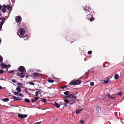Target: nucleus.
<instances>
[{"mask_svg": "<svg viewBox=\"0 0 124 124\" xmlns=\"http://www.w3.org/2000/svg\"><path fill=\"white\" fill-rule=\"evenodd\" d=\"M39 74H38L37 73H33V75L35 78L37 77Z\"/></svg>", "mask_w": 124, "mask_h": 124, "instance_id": "aec40b11", "label": "nucleus"}, {"mask_svg": "<svg viewBox=\"0 0 124 124\" xmlns=\"http://www.w3.org/2000/svg\"><path fill=\"white\" fill-rule=\"evenodd\" d=\"M70 93L69 91H67L64 92V94L66 95H68Z\"/></svg>", "mask_w": 124, "mask_h": 124, "instance_id": "cd10ccee", "label": "nucleus"}, {"mask_svg": "<svg viewBox=\"0 0 124 124\" xmlns=\"http://www.w3.org/2000/svg\"><path fill=\"white\" fill-rule=\"evenodd\" d=\"M67 87V86L66 85H65V86H63L61 88L62 89H64L65 88H66Z\"/></svg>", "mask_w": 124, "mask_h": 124, "instance_id": "4c0bfd02", "label": "nucleus"}, {"mask_svg": "<svg viewBox=\"0 0 124 124\" xmlns=\"http://www.w3.org/2000/svg\"><path fill=\"white\" fill-rule=\"evenodd\" d=\"M38 98L37 97H36L35 98V101H37L38 100Z\"/></svg>", "mask_w": 124, "mask_h": 124, "instance_id": "79ce46f5", "label": "nucleus"}, {"mask_svg": "<svg viewBox=\"0 0 124 124\" xmlns=\"http://www.w3.org/2000/svg\"><path fill=\"white\" fill-rule=\"evenodd\" d=\"M3 72L4 71L3 70H0V74H1L2 73H3Z\"/></svg>", "mask_w": 124, "mask_h": 124, "instance_id": "ea45409f", "label": "nucleus"}, {"mask_svg": "<svg viewBox=\"0 0 124 124\" xmlns=\"http://www.w3.org/2000/svg\"><path fill=\"white\" fill-rule=\"evenodd\" d=\"M28 89H27L26 88H25V92H26L27 91Z\"/></svg>", "mask_w": 124, "mask_h": 124, "instance_id": "09e8293b", "label": "nucleus"}, {"mask_svg": "<svg viewBox=\"0 0 124 124\" xmlns=\"http://www.w3.org/2000/svg\"><path fill=\"white\" fill-rule=\"evenodd\" d=\"M28 83L30 85H34V83H33L31 82H29Z\"/></svg>", "mask_w": 124, "mask_h": 124, "instance_id": "7c9ffc66", "label": "nucleus"}, {"mask_svg": "<svg viewBox=\"0 0 124 124\" xmlns=\"http://www.w3.org/2000/svg\"><path fill=\"white\" fill-rule=\"evenodd\" d=\"M32 90L31 89H28L27 91L26 92V93L29 94V95H30V94H31L30 92L32 91Z\"/></svg>", "mask_w": 124, "mask_h": 124, "instance_id": "6ab92c4d", "label": "nucleus"}, {"mask_svg": "<svg viewBox=\"0 0 124 124\" xmlns=\"http://www.w3.org/2000/svg\"><path fill=\"white\" fill-rule=\"evenodd\" d=\"M12 81L14 83H15V80L14 79H12Z\"/></svg>", "mask_w": 124, "mask_h": 124, "instance_id": "49530a36", "label": "nucleus"}, {"mask_svg": "<svg viewBox=\"0 0 124 124\" xmlns=\"http://www.w3.org/2000/svg\"><path fill=\"white\" fill-rule=\"evenodd\" d=\"M1 67L3 68H7V70H8V69L11 66L10 64L6 65L4 64L3 63H2L0 65Z\"/></svg>", "mask_w": 124, "mask_h": 124, "instance_id": "39448f33", "label": "nucleus"}, {"mask_svg": "<svg viewBox=\"0 0 124 124\" xmlns=\"http://www.w3.org/2000/svg\"><path fill=\"white\" fill-rule=\"evenodd\" d=\"M14 93L15 95H18L21 97H22L23 96L21 93L18 92H14Z\"/></svg>", "mask_w": 124, "mask_h": 124, "instance_id": "1a4fd4ad", "label": "nucleus"}, {"mask_svg": "<svg viewBox=\"0 0 124 124\" xmlns=\"http://www.w3.org/2000/svg\"><path fill=\"white\" fill-rule=\"evenodd\" d=\"M55 106L57 108H59L60 107V105L58 104L57 103H55L54 104Z\"/></svg>", "mask_w": 124, "mask_h": 124, "instance_id": "5701e85b", "label": "nucleus"}, {"mask_svg": "<svg viewBox=\"0 0 124 124\" xmlns=\"http://www.w3.org/2000/svg\"><path fill=\"white\" fill-rule=\"evenodd\" d=\"M42 101L45 102H46V101L45 99H42Z\"/></svg>", "mask_w": 124, "mask_h": 124, "instance_id": "e433bc0d", "label": "nucleus"}, {"mask_svg": "<svg viewBox=\"0 0 124 124\" xmlns=\"http://www.w3.org/2000/svg\"><path fill=\"white\" fill-rule=\"evenodd\" d=\"M38 90V92H41V91L40 89H38V90Z\"/></svg>", "mask_w": 124, "mask_h": 124, "instance_id": "c03bdc74", "label": "nucleus"}, {"mask_svg": "<svg viewBox=\"0 0 124 124\" xmlns=\"http://www.w3.org/2000/svg\"><path fill=\"white\" fill-rule=\"evenodd\" d=\"M31 101L33 102H35V101L33 99H31Z\"/></svg>", "mask_w": 124, "mask_h": 124, "instance_id": "37998d69", "label": "nucleus"}, {"mask_svg": "<svg viewBox=\"0 0 124 124\" xmlns=\"http://www.w3.org/2000/svg\"><path fill=\"white\" fill-rule=\"evenodd\" d=\"M38 92L37 91L35 92V95L36 96H38Z\"/></svg>", "mask_w": 124, "mask_h": 124, "instance_id": "473e14b6", "label": "nucleus"}, {"mask_svg": "<svg viewBox=\"0 0 124 124\" xmlns=\"http://www.w3.org/2000/svg\"><path fill=\"white\" fill-rule=\"evenodd\" d=\"M108 95L109 97L112 99V100H115L116 98V97H113L111 95H110L109 94H108Z\"/></svg>", "mask_w": 124, "mask_h": 124, "instance_id": "a211bd4d", "label": "nucleus"}, {"mask_svg": "<svg viewBox=\"0 0 124 124\" xmlns=\"http://www.w3.org/2000/svg\"><path fill=\"white\" fill-rule=\"evenodd\" d=\"M41 123L40 122H37L34 123V124H40Z\"/></svg>", "mask_w": 124, "mask_h": 124, "instance_id": "a19ab883", "label": "nucleus"}, {"mask_svg": "<svg viewBox=\"0 0 124 124\" xmlns=\"http://www.w3.org/2000/svg\"><path fill=\"white\" fill-rule=\"evenodd\" d=\"M6 8H7L8 10V11H10V12L11 11L12 8V7L11 6H10V4H8L7 5H6Z\"/></svg>", "mask_w": 124, "mask_h": 124, "instance_id": "6e6552de", "label": "nucleus"}, {"mask_svg": "<svg viewBox=\"0 0 124 124\" xmlns=\"http://www.w3.org/2000/svg\"><path fill=\"white\" fill-rule=\"evenodd\" d=\"M109 79H107L106 80L104 81V83H105L106 84L108 83L109 82Z\"/></svg>", "mask_w": 124, "mask_h": 124, "instance_id": "c756f323", "label": "nucleus"}, {"mask_svg": "<svg viewBox=\"0 0 124 124\" xmlns=\"http://www.w3.org/2000/svg\"><path fill=\"white\" fill-rule=\"evenodd\" d=\"M24 101H25L27 103H30V101L29 99L27 98L26 99H25Z\"/></svg>", "mask_w": 124, "mask_h": 124, "instance_id": "c85d7f7f", "label": "nucleus"}, {"mask_svg": "<svg viewBox=\"0 0 124 124\" xmlns=\"http://www.w3.org/2000/svg\"><path fill=\"white\" fill-rule=\"evenodd\" d=\"M81 83V81L78 80L74 81L72 82H70V85H76L80 84Z\"/></svg>", "mask_w": 124, "mask_h": 124, "instance_id": "7ed1b4c3", "label": "nucleus"}, {"mask_svg": "<svg viewBox=\"0 0 124 124\" xmlns=\"http://www.w3.org/2000/svg\"><path fill=\"white\" fill-rule=\"evenodd\" d=\"M18 117L20 118L21 119H22L24 118H25L27 116V115L19 114V113H18Z\"/></svg>", "mask_w": 124, "mask_h": 124, "instance_id": "0eeeda50", "label": "nucleus"}, {"mask_svg": "<svg viewBox=\"0 0 124 124\" xmlns=\"http://www.w3.org/2000/svg\"><path fill=\"white\" fill-rule=\"evenodd\" d=\"M64 101L65 103L63 104L64 105L65 107H66L67 106V104L69 103V101L68 99H66L64 100Z\"/></svg>", "mask_w": 124, "mask_h": 124, "instance_id": "9b49d317", "label": "nucleus"}, {"mask_svg": "<svg viewBox=\"0 0 124 124\" xmlns=\"http://www.w3.org/2000/svg\"><path fill=\"white\" fill-rule=\"evenodd\" d=\"M94 83L93 82H91L90 83V85L91 86H93L94 85Z\"/></svg>", "mask_w": 124, "mask_h": 124, "instance_id": "58836bf2", "label": "nucleus"}, {"mask_svg": "<svg viewBox=\"0 0 124 124\" xmlns=\"http://www.w3.org/2000/svg\"><path fill=\"white\" fill-rule=\"evenodd\" d=\"M9 99H8V98H5L4 99L3 101L5 102H6L8 101H9Z\"/></svg>", "mask_w": 124, "mask_h": 124, "instance_id": "bb28decb", "label": "nucleus"}, {"mask_svg": "<svg viewBox=\"0 0 124 124\" xmlns=\"http://www.w3.org/2000/svg\"><path fill=\"white\" fill-rule=\"evenodd\" d=\"M20 87H16V89L17 91L18 92H21V89Z\"/></svg>", "mask_w": 124, "mask_h": 124, "instance_id": "412c9836", "label": "nucleus"}, {"mask_svg": "<svg viewBox=\"0 0 124 124\" xmlns=\"http://www.w3.org/2000/svg\"><path fill=\"white\" fill-rule=\"evenodd\" d=\"M17 33V34L21 38V36L24 35L25 33V30L23 28H21L18 30Z\"/></svg>", "mask_w": 124, "mask_h": 124, "instance_id": "f03ea898", "label": "nucleus"}, {"mask_svg": "<svg viewBox=\"0 0 124 124\" xmlns=\"http://www.w3.org/2000/svg\"><path fill=\"white\" fill-rule=\"evenodd\" d=\"M14 72V70H12V71H8V72L9 73H13Z\"/></svg>", "mask_w": 124, "mask_h": 124, "instance_id": "c9c22d12", "label": "nucleus"}, {"mask_svg": "<svg viewBox=\"0 0 124 124\" xmlns=\"http://www.w3.org/2000/svg\"><path fill=\"white\" fill-rule=\"evenodd\" d=\"M25 75V74L24 73H20L18 74V76L22 78H23L24 77V76Z\"/></svg>", "mask_w": 124, "mask_h": 124, "instance_id": "2eb2a0df", "label": "nucleus"}, {"mask_svg": "<svg viewBox=\"0 0 124 124\" xmlns=\"http://www.w3.org/2000/svg\"><path fill=\"white\" fill-rule=\"evenodd\" d=\"M75 94L74 93L71 94V96L70 97L71 98L73 99L75 101L77 98L75 96Z\"/></svg>", "mask_w": 124, "mask_h": 124, "instance_id": "f8f14e48", "label": "nucleus"}, {"mask_svg": "<svg viewBox=\"0 0 124 124\" xmlns=\"http://www.w3.org/2000/svg\"><path fill=\"white\" fill-rule=\"evenodd\" d=\"M84 121L83 120H80V122L81 124H83L84 123Z\"/></svg>", "mask_w": 124, "mask_h": 124, "instance_id": "72a5a7b5", "label": "nucleus"}, {"mask_svg": "<svg viewBox=\"0 0 124 124\" xmlns=\"http://www.w3.org/2000/svg\"><path fill=\"white\" fill-rule=\"evenodd\" d=\"M6 5L4 4L3 5V8L2 9V11L3 13H4L6 11Z\"/></svg>", "mask_w": 124, "mask_h": 124, "instance_id": "ddd939ff", "label": "nucleus"}, {"mask_svg": "<svg viewBox=\"0 0 124 124\" xmlns=\"http://www.w3.org/2000/svg\"><path fill=\"white\" fill-rule=\"evenodd\" d=\"M119 76V75L117 74H116L114 76V78L115 79H117Z\"/></svg>", "mask_w": 124, "mask_h": 124, "instance_id": "393cba45", "label": "nucleus"}, {"mask_svg": "<svg viewBox=\"0 0 124 124\" xmlns=\"http://www.w3.org/2000/svg\"><path fill=\"white\" fill-rule=\"evenodd\" d=\"M14 100H19L21 99V98L19 97H16L15 96H12Z\"/></svg>", "mask_w": 124, "mask_h": 124, "instance_id": "dca6fc26", "label": "nucleus"}, {"mask_svg": "<svg viewBox=\"0 0 124 124\" xmlns=\"http://www.w3.org/2000/svg\"><path fill=\"white\" fill-rule=\"evenodd\" d=\"M21 17L19 16H17L16 19V22L17 23L20 22L21 21Z\"/></svg>", "mask_w": 124, "mask_h": 124, "instance_id": "9d476101", "label": "nucleus"}, {"mask_svg": "<svg viewBox=\"0 0 124 124\" xmlns=\"http://www.w3.org/2000/svg\"><path fill=\"white\" fill-rule=\"evenodd\" d=\"M70 100L69 101V103L70 104H72L75 101L73 99L70 97Z\"/></svg>", "mask_w": 124, "mask_h": 124, "instance_id": "4468645a", "label": "nucleus"}, {"mask_svg": "<svg viewBox=\"0 0 124 124\" xmlns=\"http://www.w3.org/2000/svg\"><path fill=\"white\" fill-rule=\"evenodd\" d=\"M3 88L2 86L0 85V89H2L3 88Z\"/></svg>", "mask_w": 124, "mask_h": 124, "instance_id": "3c124183", "label": "nucleus"}, {"mask_svg": "<svg viewBox=\"0 0 124 124\" xmlns=\"http://www.w3.org/2000/svg\"><path fill=\"white\" fill-rule=\"evenodd\" d=\"M18 69L21 72L23 73L26 71L25 68L23 66H20L18 68Z\"/></svg>", "mask_w": 124, "mask_h": 124, "instance_id": "423d86ee", "label": "nucleus"}, {"mask_svg": "<svg viewBox=\"0 0 124 124\" xmlns=\"http://www.w3.org/2000/svg\"><path fill=\"white\" fill-rule=\"evenodd\" d=\"M91 8L86 5L83 9L85 11V14L86 15V19L92 22L94 20V18L93 17V15L91 14L92 13L91 12Z\"/></svg>", "mask_w": 124, "mask_h": 124, "instance_id": "f257e3e1", "label": "nucleus"}, {"mask_svg": "<svg viewBox=\"0 0 124 124\" xmlns=\"http://www.w3.org/2000/svg\"><path fill=\"white\" fill-rule=\"evenodd\" d=\"M47 81L51 83H53L54 82V81L53 80L50 79L48 80Z\"/></svg>", "mask_w": 124, "mask_h": 124, "instance_id": "a878e982", "label": "nucleus"}, {"mask_svg": "<svg viewBox=\"0 0 124 124\" xmlns=\"http://www.w3.org/2000/svg\"><path fill=\"white\" fill-rule=\"evenodd\" d=\"M122 94V93L121 92H120L117 95H120Z\"/></svg>", "mask_w": 124, "mask_h": 124, "instance_id": "de8ad7c7", "label": "nucleus"}, {"mask_svg": "<svg viewBox=\"0 0 124 124\" xmlns=\"http://www.w3.org/2000/svg\"><path fill=\"white\" fill-rule=\"evenodd\" d=\"M9 95H10V94H9Z\"/></svg>", "mask_w": 124, "mask_h": 124, "instance_id": "603ef678", "label": "nucleus"}, {"mask_svg": "<svg viewBox=\"0 0 124 124\" xmlns=\"http://www.w3.org/2000/svg\"><path fill=\"white\" fill-rule=\"evenodd\" d=\"M5 19L2 17L0 18V30L1 29L2 26L5 22Z\"/></svg>", "mask_w": 124, "mask_h": 124, "instance_id": "20e7f679", "label": "nucleus"}, {"mask_svg": "<svg viewBox=\"0 0 124 124\" xmlns=\"http://www.w3.org/2000/svg\"><path fill=\"white\" fill-rule=\"evenodd\" d=\"M101 110V108L99 107H97L96 108V111L97 113L99 112V111Z\"/></svg>", "mask_w": 124, "mask_h": 124, "instance_id": "4be33fe9", "label": "nucleus"}, {"mask_svg": "<svg viewBox=\"0 0 124 124\" xmlns=\"http://www.w3.org/2000/svg\"><path fill=\"white\" fill-rule=\"evenodd\" d=\"M92 51H88V54H92Z\"/></svg>", "mask_w": 124, "mask_h": 124, "instance_id": "f704fd0d", "label": "nucleus"}, {"mask_svg": "<svg viewBox=\"0 0 124 124\" xmlns=\"http://www.w3.org/2000/svg\"><path fill=\"white\" fill-rule=\"evenodd\" d=\"M3 60V58L2 56L0 55V62H2Z\"/></svg>", "mask_w": 124, "mask_h": 124, "instance_id": "2f4dec72", "label": "nucleus"}, {"mask_svg": "<svg viewBox=\"0 0 124 124\" xmlns=\"http://www.w3.org/2000/svg\"><path fill=\"white\" fill-rule=\"evenodd\" d=\"M71 96V94H70V95H69V96H66V98H69V99H70V97Z\"/></svg>", "mask_w": 124, "mask_h": 124, "instance_id": "a18cd8bd", "label": "nucleus"}, {"mask_svg": "<svg viewBox=\"0 0 124 124\" xmlns=\"http://www.w3.org/2000/svg\"><path fill=\"white\" fill-rule=\"evenodd\" d=\"M82 109H80L77 111H76V113L77 114H78L80 113V112L82 111Z\"/></svg>", "mask_w": 124, "mask_h": 124, "instance_id": "b1692460", "label": "nucleus"}, {"mask_svg": "<svg viewBox=\"0 0 124 124\" xmlns=\"http://www.w3.org/2000/svg\"><path fill=\"white\" fill-rule=\"evenodd\" d=\"M17 85L18 86L21 88H22L23 87V85L22 83H17Z\"/></svg>", "mask_w": 124, "mask_h": 124, "instance_id": "f3484780", "label": "nucleus"}, {"mask_svg": "<svg viewBox=\"0 0 124 124\" xmlns=\"http://www.w3.org/2000/svg\"><path fill=\"white\" fill-rule=\"evenodd\" d=\"M2 8V6L1 5H0V10Z\"/></svg>", "mask_w": 124, "mask_h": 124, "instance_id": "8fccbe9b", "label": "nucleus"}]
</instances>
